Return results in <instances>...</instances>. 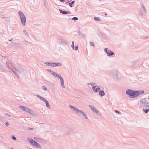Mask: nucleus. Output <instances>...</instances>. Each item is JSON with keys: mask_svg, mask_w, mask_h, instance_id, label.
<instances>
[{"mask_svg": "<svg viewBox=\"0 0 149 149\" xmlns=\"http://www.w3.org/2000/svg\"><path fill=\"white\" fill-rule=\"evenodd\" d=\"M31 130H33V128H31Z\"/></svg>", "mask_w": 149, "mask_h": 149, "instance_id": "36", "label": "nucleus"}, {"mask_svg": "<svg viewBox=\"0 0 149 149\" xmlns=\"http://www.w3.org/2000/svg\"><path fill=\"white\" fill-rule=\"evenodd\" d=\"M60 80H61V85L62 87L63 88H65V86H64V81H63V79L62 77H61V78H60Z\"/></svg>", "mask_w": 149, "mask_h": 149, "instance_id": "10", "label": "nucleus"}, {"mask_svg": "<svg viewBox=\"0 0 149 149\" xmlns=\"http://www.w3.org/2000/svg\"><path fill=\"white\" fill-rule=\"evenodd\" d=\"M37 96L40 100L44 101V102L45 101V100H46L43 97L39 96V95H37Z\"/></svg>", "mask_w": 149, "mask_h": 149, "instance_id": "12", "label": "nucleus"}, {"mask_svg": "<svg viewBox=\"0 0 149 149\" xmlns=\"http://www.w3.org/2000/svg\"><path fill=\"white\" fill-rule=\"evenodd\" d=\"M144 93V91L143 90L134 91L131 90H128L126 92L127 94L132 96L133 97H137Z\"/></svg>", "mask_w": 149, "mask_h": 149, "instance_id": "1", "label": "nucleus"}, {"mask_svg": "<svg viewBox=\"0 0 149 149\" xmlns=\"http://www.w3.org/2000/svg\"><path fill=\"white\" fill-rule=\"evenodd\" d=\"M109 51L111 53L110 54V53H109L108 52H107V56H112L114 54V53L113 52L110 51Z\"/></svg>", "mask_w": 149, "mask_h": 149, "instance_id": "11", "label": "nucleus"}, {"mask_svg": "<svg viewBox=\"0 0 149 149\" xmlns=\"http://www.w3.org/2000/svg\"><path fill=\"white\" fill-rule=\"evenodd\" d=\"M146 106H147L148 107H149V105H147H147H146Z\"/></svg>", "mask_w": 149, "mask_h": 149, "instance_id": "34", "label": "nucleus"}, {"mask_svg": "<svg viewBox=\"0 0 149 149\" xmlns=\"http://www.w3.org/2000/svg\"><path fill=\"white\" fill-rule=\"evenodd\" d=\"M115 112L116 113H119V111H118L116 110V111H115Z\"/></svg>", "mask_w": 149, "mask_h": 149, "instance_id": "27", "label": "nucleus"}, {"mask_svg": "<svg viewBox=\"0 0 149 149\" xmlns=\"http://www.w3.org/2000/svg\"><path fill=\"white\" fill-rule=\"evenodd\" d=\"M12 138L14 140H16V137L14 136H13Z\"/></svg>", "mask_w": 149, "mask_h": 149, "instance_id": "21", "label": "nucleus"}, {"mask_svg": "<svg viewBox=\"0 0 149 149\" xmlns=\"http://www.w3.org/2000/svg\"><path fill=\"white\" fill-rule=\"evenodd\" d=\"M90 44L91 46H93L94 47L95 46V44L94 43L92 42H90Z\"/></svg>", "mask_w": 149, "mask_h": 149, "instance_id": "16", "label": "nucleus"}, {"mask_svg": "<svg viewBox=\"0 0 149 149\" xmlns=\"http://www.w3.org/2000/svg\"><path fill=\"white\" fill-rule=\"evenodd\" d=\"M141 101L142 104L145 105L146 106L147 104H148V102L146 98H144Z\"/></svg>", "mask_w": 149, "mask_h": 149, "instance_id": "9", "label": "nucleus"}, {"mask_svg": "<svg viewBox=\"0 0 149 149\" xmlns=\"http://www.w3.org/2000/svg\"><path fill=\"white\" fill-rule=\"evenodd\" d=\"M56 77H58L60 79L61 78V77H62L60 75L58 74H57V75H56Z\"/></svg>", "mask_w": 149, "mask_h": 149, "instance_id": "20", "label": "nucleus"}, {"mask_svg": "<svg viewBox=\"0 0 149 149\" xmlns=\"http://www.w3.org/2000/svg\"><path fill=\"white\" fill-rule=\"evenodd\" d=\"M94 19L96 21H99L100 19L98 17H94Z\"/></svg>", "mask_w": 149, "mask_h": 149, "instance_id": "17", "label": "nucleus"}, {"mask_svg": "<svg viewBox=\"0 0 149 149\" xmlns=\"http://www.w3.org/2000/svg\"><path fill=\"white\" fill-rule=\"evenodd\" d=\"M143 111L145 113H147L149 111V110L148 109H143Z\"/></svg>", "mask_w": 149, "mask_h": 149, "instance_id": "18", "label": "nucleus"}, {"mask_svg": "<svg viewBox=\"0 0 149 149\" xmlns=\"http://www.w3.org/2000/svg\"><path fill=\"white\" fill-rule=\"evenodd\" d=\"M72 19L73 20H78V18L76 17H74L72 18Z\"/></svg>", "mask_w": 149, "mask_h": 149, "instance_id": "19", "label": "nucleus"}, {"mask_svg": "<svg viewBox=\"0 0 149 149\" xmlns=\"http://www.w3.org/2000/svg\"><path fill=\"white\" fill-rule=\"evenodd\" d=\"M67 14H70V11L66 12Z\"/></svg>", "mask_w": 149, "mask_h": 149, "instance_id": "29", "label": "nucleus"}, {"mask_svg": "<svg viewBox=\"0 0 149 149\" xmlns=\"http://www.w3.org/2000/svg\"><path fill=\"white\" fill-rule=\"evenodd\" d=\"M19 13L21 20L22 24L23 26H24L25 25L26 20V18L24 15L21 11H19Z\"/></svg>", "mask_w": 149, "mask_h": 149, "instance_id": "3", "label": "nucleus"}, {"mask_svg": "<svg viewBox=\"0 0 149 149\" xmlns=\"http://www.w3.org/2000/svg\"><path fill=\"white\" fill-rule=\"evenodd\" d=\"M72 45H74V41H73L72 42Z\"/></svg>", "mask_w": 149, "mask_h": 149, "instance_id": "32", "label": "nucleus"}, {"mask_svg": "<svg viewBox=\"0 0 149 149\" xmlns=\"http://www.w3.org/2000/svg\"><path fill=\"white\" fill-rule=\"evenodd\" d=\"M61 2H63L65 1V0H60Z\"/></svg>", "mask_w": 149, "mask_h": 149, "instance_id": "31", "label": "nucleus"}, {"mask_svg": "<svg viewBox=\"0 0 149 149\" xmlns=\"http://www.w3.org/2000/svg\"><path fill=\"white\" fill-rule=\"evenodd\" d=\"M47 65L50 66V63H46Z\"/></svg>", "mask_w": 149, "mask_h": 149, "instance_id": "22", "label": "nucleus"}, {"mask_svg": "<svg viewBox=\"0 0 149 149\" xmlns=\"http://www.w3.org/2000/svg\"><path fill=\"white\" fill-rule=\"evenodd\" d=\"M20 108L23 110L27 112H29L31 113V110L29 109L28 108H26L25 107L23 106H21Z\"/></svg>", "mask_w": 149, "mask_h": 149, "instance_id": "6", "label": "nucleus"}, {"mask_svg": "<svg viewBox=\"0 0 149 149\" xmlns=\"http://www.w3.org/2000/svg\"><path fill=\"white\" fill-rule=\"evenodd\" d=\"M10 149H13V148H11Z\"/></svg>", "mask_w": 149, "mask_h": 149, "instance_id": "37", "label": "nucleus"}, {"mask_svg": "<svg viewBox=\"0 0 149 149\" xmlns=\"http://www.w3.org/2000/svg\"><path fill=\"white\" fill-rule=\"evenodd\" d=\"M60 12L61 13H62L64 14H67V13H66V11H63L62 10H61L60 11Z\"/></svg>", "mask_w": 149, "mask_h": 149, "instance_id": "15", "label": "nucleus"}, {"mask_svg": "<svg viewBox=\"0 0 149 149\" xmlns=\"http://www.w3.org/2000/svg\"><path fill=\"white\" fill-rule=\"evenodd\" d=\"M74 2L75 1H72L71 2V3H69V5L70 6V7H72V4H74Z\"/></svg>", "mask_w": 149, "mask_h": 149, "instance_id": "14", "label": "nucleus"}, {"mask_svg": "<svg viewBox=\"0 0 149 149\" xmlns=\"http://www.w3.org/2000/svg\"><path fill=\"white\" fill-rule=\"evenodd\" d=\"M62 64L60 63H50V66L54 67L57 66H60Z\"/></svg>", "mask_w": 149, "mask_h": 149, "instance_id": "8", "label": "nucleus"}, {"mask_svg": "<svg viewBox=\"0 0 149 149\" xmlns=\"http://www.w3.org/2000/svg\"><path fill=\"white\" fill-rule=\"evenodd\" d=\"M78 49V47L77 46H76L75 47V49L76 50H77Z\"/></svg>", "mask_w": 149, "mask_h": 149, "instance_id": "28", "label": "nucleus"}, {"mask_svg": "<svg viewBox=\"0 0 149 149\" xmlns=\"http://www.w3.org/2000/svg\"><path fill=\"white\" fill-rule=\"evenodd\" d=\"M89 107L92 110L94 113L96 114H97L98 113V111L94 107L91 105H89Z\"/></svg>", "mask_w": 149, "mask_h": 149, "instance_id": "7", "label": "nucleus"}, {"mask_svg": "<svg viewBox=\"0 0 149 149\" xmlns=\"http://www.w3.org/2000/svg\"><path fill=\"white\" fill-rule=\"evenodd\" d=\"M74 45H72V47L73 48H74Z\"/></svg>", "mask_w": 149, "mask_h": 149, "instance_id": "30", "label": "nucleus"}, {"mask_svg": "<svg viewBox=\"0 0 149 149\" xmlns=\"http://www.w3.org/2000/svg\"><path fill=\"white\" fill-rule=\"evenodd\" d=\"M6 115H7L8 116H10L9 115V114H6Z\"/></svg>", "mask_w": 149, "mask_h": 149, "instance_id": "33", "label": "nucleus"}, {"mask_svg": "<svg viewBox=\"0 0 149 149\" xmlns=\"http://www.w3.org/2000/svg\"><path fill=\"white\" fill-rule=\"evenodd\" d=\"M5 124L7 126H8L9 125V124L8 122H6Z\"/></svg>", "mask_w": 149, "mask_h": 149, "instance_id": "26", "label": "nucleus"}, {"mask_svg": "<svg viewBox=\"0 0 149 149\" xmlns=\"http://www.w3.org/2000/svg\"><path fill=\"white\" fill-rule=\"evenodd\" d=\"M45 102L46 103V106L48 107H49V108H50V107L49 106V103L48 101L47 100H45Z\"/></svg>", "mask_w": 149, "mask_h": 149, "instance_id": "13", "label": "nucleus"}, {"mask_svg": "<svg viewBox=\"0 0 149 149\" xmlns=\"http://www.w3.org/2000/svg\"><path fill=\"white\" fill-rule=\"evenodd\" d=\"M93 91L95 92H99V95L101 96H104L105 95V93L103 91H100V88H97L96 86H93Z\"/></svg>", "mask_w": 149, "mask_h": 149, "instance_id": "4", "label": "nucleus"}, {"mask_svg": "<svg viewBox=\"0 0 149 149\" xmlns=\"http://www.w3.org/2000/svg\"><path fill=\"white\" fill-rule=\"evenodd\" d=\"M52 74H53V75H54L55 77H56V75H57V74L55 72H53Z\"/></svg>", "mask_w": 149, "mask_h": 149, "instance_id": "23", "label": "nucleus"}, {"mask_svg": "<svg viewBox=\"0 0 149 149\" xmlns=\"http://www.w3.org/2000/svg\"><path fill=\"white\" fill-rule=\"evenodd\" d=\"M70 107L74 111H75L76 113L82 115L84 118L87 119L88 118L86 115L82 111L79 110L77 108L71 105H70Z\"/></svg>", "mask_w": 149, "mask_h": 149, "instance_id": "2", "label": "nucleus"}, {"mask_svg": "<svg viewBox=\"0 0 149 149\" xmlns=\"http://www.w3.org/2000/svg\"><path fill=\"white\" fill-rule=\"evenodd\" d=\"M105 15H107V14H106V13L105 14Z\"/></svg>", "mask_w": 149, "mask_h": 149, "instance_id": "35", "label": "nucleus"}, {"mask_svg": "<svg viewBox=\"0 0 149 149\" xmlns=\"http://www.w3.org/2000/svg\"><path fill=\"white\" fill-rule=\"evenodd\" d=\"M104 51L106 53L107 52H108L107 49V48H105V49H104Z\"/></svg>", "mask_w": 149, "mask_h": 149, "instance_id": "25", "label": "nucleus"}, {"mask_svg": "<svg viewBox=\"0 0 149 149\" xmlns=\"http://www.w3.org/2000/svg\"><path fill=\"white\" fill-rule=\"evenodd\" d=\"M42 89L45 90H46L47 88L45 86H43Z\"/></svg>", "mask_w": 149, "mask_h": 149, "instance_id": "24", "label": "nucleus"}, {"mask_svg": "<svg viewBox=\"0 0 149 149\" xmlns=\"http://www.w3.org/2000/svg\"><path fill=\"white\" fill-rule=\"evenodd\" d=\"M29 142L31 144L38 148H41V147L40 144L32 139H30L29 140Z\"/></svg>", "mask_w": 149, "mask_h": 149, "instance_id": "5", "label": "nucleus"}]
</instances>
